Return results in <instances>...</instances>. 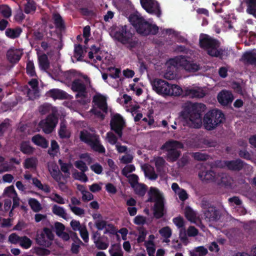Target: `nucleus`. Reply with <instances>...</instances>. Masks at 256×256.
Masks as SVG:
<instances>
[{"mask_svg": "<svg viewBox=\"0 0 256 256\" xmlns=\"http://www.w3.org/2000/svg\"><path fill=\"white\" fill-rule=\"evenodd\" d=\"M206 109V106L203 104H191L184 108L181 112V116L191 128H199L203 124L206 130H212L223 122L224 116L221 110L214 109L208 112L202 120Z\"/></svg>", "mask_w": 256, "mask_h": 256, "instance_id": "1", "label": "nucleus"}, {"mask_svg": "<svg viewBox=\"0 0 256 256\" xmlns=\"http://www.w3.org/2000/svg\"><path fill=\"white\" fill-rule=\"evenodd\" d=\"M129 21L136 32L142 36L156 35L158 32L159 28L156 24L150 23L140 15L130 14Z\"/></svg>", "mask_w": 256, "mask_h": 256, "instance_id": "2", "label": "nucleus"}, {"mask_svg": "<svg viewBox=\"0 0 256 256\" xmlns=\"http://www.w3.org/2000/svg\"><path fill=\"white\" fill-rule=\"evenodd\" d=\"M152 86L154 90L162 96H178L182 92V90L180 86L169 84L162 79H154L152 82Z\"/></svg>", "mask_w": 256, "mask_h": 256, "instance_id": "3", "label": "nucleus"}, {"mask_svg": "<svg viewBox=\"0 0 256 256\" xmlns=\"http://www.w3.org/2000/svg\"><path fill=\"white\" fill-rule=\"evenodd\" d=\"M114 34L116 39L130 50H132L138 45V39L132 34L126 25L120 26Z\"/></svg>", "mask_w": 256, "mask_h": 256, "instance_id": "4", "label": "nucleus"}, {"mask_svg": "<svg viewBox=\"0 0 256 256\" xmlns=\"http://www.w3.org/2000/svg\"><path fill=\"white\" fill-rule=\"evenodd\" d=\"M148 202H154V214L156 218H162L164 213V198L159 190L155 188H150L148 193Z\"/></svg>", "mask_w": 256, "mask_h": 256, "instance_id": "5", "label": "nucleus"}, {"mask_svg": "<svg viewBox=\"0 0 256 256\" xmlns=\"http://www.w3.org/2000/svg\"><path fill=\"white\" fill-rule=\"evenodd\" d=\"M184 148L180 142L171 140L166 142L161 147V149L166 152V156L169 160H178L180 155L178 149Z\"/></svg>", "mask_w": 256, "mask_h": 256, "instance_id": "6", "label": "nucleus"}, {"mask_svg": "<svg viewBox=\"0 0 256 256\" xmlns=\"http://www.w3.org/2000/svg\"><path fill=\"white\" fill-rule=\"evenodd\" d=\"M80 138L82 142L89 145L94 151L100 154L105 152V148L100 144L99 138L96 136L86 130L81 131Z\"/></svg>", "mask_w": 256, "mask_h": 256, "instance_id": "7", "label": "nucleus"}, {"mask_svg": "<svg viewBox=\"0 0 256 256\" xmlns=\"http://www.w3.org/2000/svg\"><path fill=\"white\" fill-rule=\"evenodd\" d=\"M200 47L206 50L207 54L212 56L213 54L220 46L219 41L206 34H201L199 39Z\"/></svg>", "mask_w": 256, "mask_h": 256, "instance_id": "8", "label": "nucleus"}, {"mask_svg": "<svg viewBox=\"0 0 256 256\" xmlns=\"http://www.w3.org/2000/svg\"><path fill=\"white\" fill-rule=\"evenodd\" d=\"M208 167V165L204 162L196 164V168L198 170V178L204 183H215L217 173L210 169Z\"/></svg>", "mask_w": 256, "mask_h": 256, "instance_id": "9", "label": "nucleus"}, {"mask_svg": "<svg viewBox=\"0 0 256 256\" xmlns=\"http://www.w3.org/2000/svg\"><path fill=\"white\" fill-rule=\"evenodd\" d=\"M110 130L114 131L120 138L122 136V130L126 126V123L122 116L119 114H116L110 121Z\"/></svg>", "mask_w": 256, "mask_h": 256, "instance_id": "10", "label": "nucleus"}, {"mask_svg": "<svg viewBox=\"0 0 256 256\" xmlns=\"http://www.w3.org/2000/svg\"><path fill=\"white\" fill-rule=\"evenodd\" d=\"M53 239L52 231L48 228H44L42 231L38 233L36 241L40 246L49 248L52 245Z\"/></svg>", "mask_w": 256, "mask_h": 256, "instance_id": "11", "label": "nucleus"}, {"mask_svg": "<svg viewBox=\"0 0 256 256\" xmlns=\"http://www.w3.org/2000/svg\"><path fill=\"white\" fill-rule=\"evenodd\" d=\"M70 88L74 92H77L75 96L76 98H86V86L82 80L79 78L74 80L72 82Z\"/></svg>", "mask_w": 256, "mask_h": 256, "instance_id": "12", "label": "nucleus"}, {"mask_svg": "<svg viewBox=\"0 0 256 256\" xmlns=\"http://www.w3.org/2000/svg\"><path fill=\"white\" fill-rule=\"evenodd\" d=\"M58 120L54 114L48 116L44 120H42L39 123V126L42 129L44 133H51L58 123Z\"/></svg>", "mask_w": 256, "mask_h": 256, "instance_id": "13", "label": "nucleus"}, {"mask_svg": "<svg viewBox=\"0 0 256 256\" xmlns=\"http://www.w3.org/2000/svg\"><path fill=\"white\" fill-rule=\"evenodd\" d=\"M3 196L12 199V209H14L20 205V198H18L17 193L13 186H8L4 189Z\"/></svg>", "mask_w": 256, "mask_h": 256, "instance_id": "14", "label": "nucleus"}, {"mask_svg": "<svg viewBox=\"0 0 256 256\" xmlns=\"http://www.w3.org/2000/svg\"><path fill=\"white\" fill-rule=\"evenodd\" d=\"M217 98L222 105L227 106L232 103L234 100V96L231 92L224 90L218 93Z\"/></svg>", "mask_w": 256, "mask_h": 256, "instance_id": "15", "label": "nucleus"}, {"mask_svg": "<svg viewBox=\"0 0 256 256\" xmlns=\"http://www.w3.org/2000/svg\"><path fill=\"white\" fill-rule=\"evenodd\" d=\"M205 218L209 222H216L220 218V212L214 207L210 206L204 213Z\"/></svg>", "mask_w": 256, "mask_h": 256, "instance_id": "16", "label": "nucleus"}, {"mask_svg": "<svg viewBox=\"0 0 256 256\" xmlns=\"http://www.w3.org/2000/svg\"><path fill=\"white\" fill-rule=\"evenodd\" d=\"M48 168L52 176L57 182L61 180L62 174L58 166L54 161H50L48 163Z\"/></svg>", "mask_w": 256, "mask_h": 256, "instance_id": "17", "label": "nucleus"}, {"mask_svg": "<svg viewBox=\"0 0 256 256\" xmlns=\"http://www.w3.org/2000/svg\"><path fill=\"white\" fill-rule=\"evenodd\" d=\"M47 96L54 100H64L67 98V93L64 90L58 88H52L46 93Z\"/></svg>", "mask_w": 256, "mask_h": 256, "instance_id": "18", "label": "nucleus"}, {"mask_svg": "<svg viewBox=\"0 0 256 256\" xmlns=\"http://www.w3.org/2000/svg\"><path fill=\"white\" fill-rule=\"evenodd\" d=\"M180 62H182L180 65L183 66L188 71L196 72L200 68L198 64H197L196 63H194L193 62L188 60L185 56L181 57Z\"/></svg>", "mask_w": 256, "mask_h": 256, "instance_id": "19", "label": "nucleus"}, {"mask_svg": "<svg viewBox=\"0 0 256 256\" xmlns=\"http://www.w3.org/2000/svg\"><path fill=\"white\" fill-rule=\"evenodd\" d=\"M184 214L186 219L192 222L196 223L200 220L198 214L190 206L186 207Z\"/></svg>", "mask_w": 256, "mask_h": 256, "instance_id": "20", "label": "nucleus"}, {"mask_svg": "<svg viewBox=\"0 0 256 256\" xmlns=\"http://www.w3.org/2000/svg\"><path fill=\"white\" fill-rule=\"evenodd\" d=\"M22 54L17 50H10L6 54V57L10 63L16 64L21 58Z\"/></svg>", "mask_w": 256, "mask_h": 256, "instance_id": "21", "label": "nucleus"}, {"mask_svg": "<svg viewBox=\"0 0 256 256\" xmlns=\"http://www.w3.org/2000/svg\"><path fill=\"white\" fill-rule=\"evenodd\" d=\"M94 225L98 230H102L108 225L107 222L103 218L100 214H94L92 215Z\"/></svg>", "mask_w": 256, "mask_h": 256, "instance_id": "22", "label": "nucleus"}, {"mask_svg": "<svg viewBox=\"0 0 256 256\" xmlns=\"http://www.w3.org/2000/svg\"><path fill=\"white\" fill-rule=\"evenodd\" d=\"M32 141L36 145L44 148H47L48 146V142L44 136L38 134L34 136L32 138Z\"/></svg>", "mask_w": 256, "mask_h": 256, "instance_id": "23", "label": "nucleus"}, {"mask_svg": "<svg viewBox=\"0 0 256 256\" xmlns=\"http://www.w3.org/2000/svg\"><path fill=\"white\" fill-rule=\"evenodd\" d=\"M242 59L246 64L256 66V52H246L243 54Z\"/></svg>", "mask_w": 256, "mask_h": 256, "instance_id": "24", "label": "nucleus"}, {"mask_svg": "<svg viewBox=\"0 0 256 256\" xmlns=\"http://www.w3.org/2000/svg\"><path fill=\"white\" fill-rule=\"evenodd\" d=\"M93 102L98 106V107L104 112H108V106L106 100L102 96L94 97Z\"/></svg>", "mask_w": 256, "mask_h": 256, "instance_id": "25", "label": "nucleus"}, {"mask_svg": "<svg viewBox=\"0 0 256 256\" xmlns=\"http://www.w3.org/2000/svg\"><path fill=\"white\" fill-rule=\"evenodd\" d=\"M142 168L144 170L145 176L150 180H156L158 176L154 172V168L148 164L142 165Z\"/></svg>", "mask_w": 256, "mask_h": 256, "instance_id": "26", "label": "nucleus"}, {"mask_svg": "<svg viewBox=\"0 0 256 256\" xmlns=\"http://www.w3.org/2000/svg\"><path fill=\"white\" fill-rule=\"evenodd\" d=\"M22 32V29L20 27H16L14 28H8L6 30L5 34L7 37L14 39L18 38Z\"/></svg>", "mask_w": 256, "mask_h": 256, "instance_id": "27", "label": "nucleus"}, {"mask_svg": "<svg viewBox=\"0 0 256 256\" xmlns=\"http://www.w3.org/2000/svg\"><path fill=\"white\" fill-rule=\"evenodd\" d=\"M38 62L40 70L46 71L49 68L50 62L48 56L45 54L38 56Z\"/></svg>", "mask_w": 256, "mask_h": 256, "instance_id": "28", "label": "nucleus"}, {"mask_svg": "<svg viewBox=\"0 0 256 256\" xmlns=\"http://www.w3.org/2000/svg\"><path fill=\"white\" fill-rule=\"evenodd\" d=\"M232 178L226 174L217 173L215 183L218 184L228 185L230 184Z\"/></svg>", "mask_w": 256, "mask_h": 256, "instance_id": "29", "label": "nucleus"}, {"mask_svg": "<svg viewBox=\"0 0 256 256\" xmlns=\"http://www.w3.org/2000/svg\"><path fill=\"white\" fill-rule=\"evenodd\" d=\"M246 12L256 18V0H246Z\"/></svg>", "mask_w": 256, "mask_h": 256, "instance_id": "30", "label": "nucleus"}, {"mask_svg": "<svg viewBox=\"0 0 256 256\" xmlns=\"http://www.w3.org/2000/svg\"><path fill=\"white\" fill-rule=\"evenodd\" d=\"M159 233L164 238L163 242L168 243L170 242L169 238L172 235V230L169 226H164L159 230Z\"/></svg>", "mask_w": 256, "mask_h": 256, "instance_id": "31", "label": "nucleus"}, {"mask_svg": "<svg viewBox=\"0 0 256 256\" xmlns=\"http://www.w3.org/2000/svg\"><path fill=\"white\" fill-rule=\"evenodd\" d=\"M230 54V51L228 48H217L213 54L212 57L218 58L220 60L226 58Z\"/></svg>", "mask_w": 256, "mask_h": 256, "instance_id": "32", "label": "nucleus"}, {"mask_svg": "<svg viewBox=\"0 0 256 256\" xmlns=\"http://www.w3.org/2000/svg\"><path fill=\"white\" fill-rule=\"evenodd\" d=\"M58 134L61 138H68L71 136L70 130L67 128L66 124L64 122H62L60 124Z\"/></svg>", "mask_w": 256, "mask_h": 256, "instance_id": "33", "label": "nucleus"}, {"mask_svg": "<svg viewBox=\"0 0 256 256\" xmlns=\"http://www.w3.org/2000/svg\"><path fill=\"white\" fill-rule=\"evenodd\" d=\"M20 147V151L24 154L30 155L34 152V148L30 146L29 142H22Z\"/></svg>", "mask_w": 256, "mask_h": 256, "instance_id": "34", "label": "nucleus"}, {"mask_svg": "<svg viewBox=\"0 0 256 256\" xmlns=\"http://www.w3.org/2000/svg\"><path fill=\"white\" fill-rule=\"evenodd\" d=\"M53 19L54 24L57 29L63 30L66 28L64 21L59 14H54L53 15Z\"/></svg>", "mask_w": 256, "mask_h": 256, "instance_id": "35", "label": "nucleus"}, {"mask_svg": "<svg viewBox=\"0 0 256 256\" xmlns=\"http://www.w3.org/2000/svg\"><path fill=\"white\" fill-rule=\"evenodd\" d=\"M52 212L54 214L64 219H66L67 218V214L66 211L62 207L54 204L52 208Z\"/></svg>", "mask_w": 256, "mask_h": 256, "instance_id": "36", "label": "nucleus"}, {"mask_svg": "<svg viewBox=\"0 0 256 256\" xmlns=\"http://www.w3.org/2000/svg\"><path fill=\"white\" fill-rule=\"evenodd\" d=\"M228 168L232 170H240L243 166L242 161H224Z\"/></svg>", "mask_w": 256, "mask_h": 256, "instance_id": "37", "label": "nucleus"}, {"mask_svg": "<svg viewBox=\"0 0 256 256\" xmlns=\"http://www.w3.org/2000/svg\"><path fill=\"white\" fill-rule=\"evenodd\" d=\"M60 151V146L57 142L55 140L51 141L50 147L48 150V154L52 156H56Z\"/></svg>", "mask_w": 256, "mask_h": 256, "instance_id": "38", "label": "nucleus"}, {"mask_svg": "<svg viewBox=\"0 0 256 256\" xmlns=\"http://www.w3.org/2000/svg\"><path fill=\"white\" fill-rule=\"evenodd\" d=\"M27 2L24 4V12L29 14L32 12H34L36 10V4L34 0H26Z\"/></svg>", "mask_w": 256, "mask_h": 256, "instance_id": "39", "label": "nucleus"}, {"mask_svg": "<svg viewBox=\"0 0 256 256\" xmlns=\"http://www.w3.org/2000/svg\"><path fill=\"white\" fill-rule=\"evenodd\" d=\"M26 74L31 77H37V75L35 70V67L34 62L32 60H28L26 63Z\"/></svg>", "mask_w": 256, "mask_h": 256, "instance_id": "40", "label": "nucleus"}, {"mask_svg": "<svg viewBox=\"0 0 256 256\" xmlns=\"http://www.w3.org/2000/svg\"><path fill=\"white\" fill-rule=\"evenodd\" d=\"M108 251L110 256H123L122 248L118 244L112 245Z\"/></svg>", "mask_w": 256, "mask_h": 256, "instance_id": "41", "label": "nucleus"}, {"mask_svg": "<svg viewBox=\"0 0 256 256\" xmlns=\"http://www.w3.org/2000/svg\"><path fill=\"white\" fill-rule=\"evenodd\" d=\"M32 240L26 236H21L20 240V246L24 249L29 248L32 245Z\"/></svg>", "mask_w": 256, "mask_h": 256, "instance_id": "42", "label": "nucleus"}, {"mask_svg": "<svg viewBox=\"0 0 256 256\" xmlns=\"http://www.w3.org/2000/svg\"><path fill=\"white\" fill-rule=\"evenodd\" d=\"M84 50L82 45L80 44H75L74 49V56L77 58L78 61H82Z\"/></svg>", "mask_w": 256, "mask_h": 256, "instance_id": "43", "label": "nucleus"}, {"mask_svg": "<svg viewBox=\"0 0 256 256\" xmlns=\"http://www.w3.org/2000/svg\"><path fill=\"white\" fill-rule=\"evenodd\" d=\"M32 253L40 256H48L50 254V250H48L38 246L33 248L32 249Z\"/></svg>", "mask_w": 256, "mask_h": 256, "instance_id": "44", "label": "nucleus"}, {"mask_svg": "<svg viewBox=\"0 0 256 256\" xmlns=\"http://www.w3.org/2000/svg\"><path fill=\"white\" fill-rule=\"evenodd\" d=\"M48 198L52 202L58 203L59 204H64L66 203L65 200L60 195L56 193L51 194Z\"/></svg>", "mask_w": 256, "mask_h": 256, "instance_id": "45", "label": "nucleus"}, {"mask_svg": "<svg viewBox=\"0 0 256 256\" xmlns=\"http://www.w3.org/2000/svg\"><path fill=\"white\" fill-rule=\"evenodd\" d=\"M28 204L32 209L35 212L40 210L42 208L40 203L34 198H30L28 200Z\"/></svg>", "mask_w": 256, "mask_h": 256, "instance_id": "46", "label": "nucleus"}, {"mask_svg": "<svg viewBox=\"0 0 256 256\" xmlns=\"http://www.w3.org/2000/svg\"><path fill=\"white\" fill-rule=\"evenodd\" d=\"M186 93L192 98H202L204 96V94L202 91L192 88L187 90Z\"/></svg>", "mask_w": 256, "mask_h": 256, "instance_id": "47", "label": "nucleus"}, {"mask_svg": "<svg viewBox=\"0 0 256 256\" xmlns=\"http://www.w3.org/2000/svg\"><path fill=\"white\" fill-rule=\"evenodd\" d=\"M64 76L66 80H73L75 78H76L77 72L74 70H70L65 72L64 74Z\"/></svg>", "mask_w": 256, "mask_h": 256, "instance_id": "48", "label": "nucleus"}, {"mask_svg": "<svg viewBox=\"0 0 256 256\" xmlns=\"http://www.w3.org/2000/svg\"><path fill=\"white\" fill-rule=\"evenodd\" d=\"M0 12L6 18H8L12 15V10L10 8L6 5L0 6Z\"/></svg>", "mask_w": 256, "mask_h": 256, "instance_id": "49", "label": "nucleus"}, {"mask_svg": "<svg viewBox=\"0 0 256 256\" xmlns=\"http://www.w3.org/2000/svg\"><path fill=\"white\" fill-rule=\"evenodd\" d=\"M108 70L110 72V76L112 78L116 79L119 78L120 74V68L110 66L108 68Z\"/></svg>", "mask_w": 256, "mask_h": 256, "instance_id": "50", "label": "nucleus"}, {"mask_svg": "<svg viewBox=\"0 0 256 256\" xmlns=\"http://www.w3.org/2000/svg\"><path fill=\"white\" fill-rule=\"evenodd\" d=\"M9 122V119L6 118L0 124V136H3L4 133L10 127V124Z\"/></svg>", "mask_w": 256, "mask_h": 256, "instance_id": "51", "label": "nucleus"}, {"mask_svg": "<svg viewBox=\"0 0 256 256\" xmlns=\"http://www.w3.org/2000/svg\"><path fill=\"white\" fill-rule=\"evenodd\" d=\"M68 206L71 211L76 215L79 216H84L85 211L84 209L76 206H73L72 204H69Z\"/></svg>", "mask_w": 256, "mask_h": 256, "instance_id": "52", "label": "nucleus"}, {"mask_svg": "<svg viewBox=\"0 0 256 256\" xmlns=\"http://www.w3.org/2000/svg\"><path fill=\"white\" fill-rule=\"evenodd\" d=\"M61 166V170L62 172L67 174V176H69L70 173V170L72 167V164L70 162H64L62 161H59Z\"/></svg>", "mask_w": 256, "mask_h": 256, "instance_id": "53", "label": "nucleus"}, {"mask_svg": "<svg viewBox=\"0 0 256 256\" xmlns=\"http://www.w3.org/2000/svg\"><path fill=\"white\" fill-rule=\"evenodd\" d=\"M140 2L142 7L147 12L151 10V8L154 6V3L152 0H140Z\"/></svg>", "mask_w": 256, "mask_h": 256, "instance_id": "54", "label": "nucleus"}, {"mask_svg": "<svg viewBox=\"0 0 256 256\" xmlns=\"http://www.w3.org/2000/svg\"><path fill=\"white\" fill-rule=\"evenodd\" d=\"M81 238L85 242H88L89 240L88 232L86 227L84 225L79 230Z\"/></svg>", "mask_w": 256, "mask_h": 256, "instance_id": "55", "label": "nucleus"}, {"mask_svg": "<svg viewBox=\"0 0 256 256\" xmlns=\"http://www.w3.org/2000/svg\"><path fill=\"white\" fill-rule=\"evenodd\" d=\"M82 172H75L73 174V177L78 180H80L83 182H86L88 180V178Z\"/></svg>", "mask_w": 256, "mask_h": 256, "instance_id": "56", "label": "nucleus"}, {"mask_svg": "<svg viewBox=\"0 0 256 256\" xmlns=\"http://www.w3.org/2000/svg\"><path fill=\"white\" fill-rule=\"evenodd\" d=\"M145 246L149 256H154L156 248L154 243L145 242Z\"/></svg>", "mask_w": 256, "mask_h": 256, "instance_id": "57", "label": "nucleus"}, {"mask_svg": "<svg viewBox=\"0 0 256 256\" xmlns=\"http://www.w3.org/2000/svg\"><path fill=\"white\" fill-rule=\"evenodd\" d=\"M52 109V106L48 103L44 104L39 107V112L42 114H46Z\"/></svg>", "mask_w": 256, "mask_h": 256, "instance_id": "58", "label": "nucleus"}, {"mask_svg": "<svg viewBox=\"0 0 256 256\" xmlns=\"http://www.w3.org/2000/svg\"><path fill=\"white\" fill-rule=\"evenodd\" d=\"M136 193L140 196H144L146 192V187L141 184H136L134 187Z\"/></svg>", "mask_w": 256, "mask_h": 256, "instance_id": "59", "label": "nucleus"}, {"mask_svg": "<svg viewBox=\"0 0 256 256\" xmlns=\"http://www.w3.org/2000/svg\"><path fill=\"white\" fill-rule=\"evenodd\" d=\"M174 224L178 228H181L184 226V218L181 216H178L172 219Z\"/></svg>", "mask_w": 256, "mask_h": 256, "instance_id": "60", "label": "nucleus"}, {"mask_svg": "<svg viewBox=\"0 0 256 256\" xmlns=\"http://www.w3.org/2000/svg\"><path fill=\"white\" fill-rule=\"evenodd\" d=\"M70 225L74 230L79 231L84 224H81L79 221L72 220L70 222Z\"/></svg>", "mask_w": 256, "mask_h": 256, "instance_id": "61", "label": "nucleus"}, {"mask_svg": "<svg viewBox=\"0 0 256 256\" xmlns=\"http://www.w3.org/2000/svg\"><path fill=\"white\" fill-rule=\"evenodd\" d=\"M20 237L16 234L13 233L10 235L8 237V242L12 244H19Z\"/></svg>", "mask_w": 256, "mask_h": 256, "instance_id": "62", "label": "nucleus"}, {"mask_svg": "<svg viewBox=\"0 0 256 256\" xmlns=\"http://www.w3.org/2000/svg\"><path fill=\"white\" fill-rule=\"evenodd\" d=\"M96 246L99 250H106L108 246V244L102 241L101 240L94 242Z\"/></svg>", "mask_w": 256, "mask_h": 256, "instance_id": "63", "label": "nucleus"}, {"mask_svg": "<svg viewBox=\"0 0 256 256\" xmlns=\"http://www.w3.org/2000/svg\"><path fill=\"white\" fill-rule=\"evenodd\" d=\"M108 142L112 144H114L118 141L117 137L112 132L106 134Z\"/></svg>", "mask_w": 256, "mask_h": 256, "instance_id": "64", "label": "nucleus"}]
</instances>
